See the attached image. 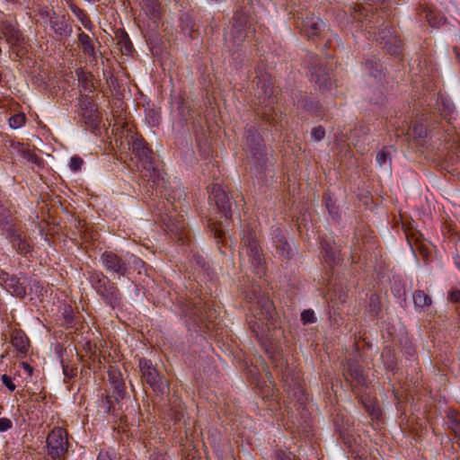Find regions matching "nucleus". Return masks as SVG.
Instances as JSON below:
<instances>
[{"instance_id": "obj_35", "label": "nucleus", "mask_w": 460, "mask_h": 460, "mask_svg": "<svg viewBox=\"0 0 460 460\" xmlns=\"http://www.w3.org/2000/svg\"><path fill=\"white\" fill-rule=\"evenodd\" d=\"M413 303L415 306L423 308L425 306H429L432 303V300L431 297L423 290H416L413 293Z\"/></svg>"}, {"instance_id": "obj_42", "label": "nucleus", "mask_w": 460, "mask_h": 460, "mask_svg": "<svg viewBox=\"0 0 460 460\" xmlns=\"http://www.w3.org/2000/svg\"><path fill=\"white\" fill-rule=\"evenodd\" d=\"M119 44L120 45L121 52L124 55H128L131 53L133 45H132L128 34L125 33L124 35H122V37L119 40Z\"/></svg>"}, {"instance_id": "obj_37", "label": "nucleus", "mask_w": 460, "mask_h": 460, "mask_svg": "<svg viewBox=\"0 0 460 460\" xmlns=\"http://www.w3.org/2000/svg\"><path fill=\"white\" fill-rule=\"evenodd\" d=\"M366 68L374 78H381L383 70L379 60H367L366 62Z\"/></svg>"}, {"instance_id": "obj_9", "label": "nucleus", "mask_w": 460, "mask_h": 460, "mask_svg": "<svg viewBox=\"0 0 460 460\" xmlns=\"http://www.w3.org/2000/svg\"><path fill=\"white\" fill-rule=\"evenodd\" d=\"M138 367L141 373L142 382L147 384L154 392L164 394L166 385L163 376L152 361L146 358H141L138 359Z\"/></svg>"}, {"instance_id": "obj_2", "label": "nucleus", "mask_w": 460, "mask_h": 460, "mask_svg": "<svg viewBox=\"0 0 460 460\" xmlns=\"http://www.w3.org/2000/svg\"><path fill=\"white\" fill-rule=\"evenodd\" d=\"M254 31V22L251 13L243 9L235 11L230 31L225 35V46L228 52L232 56L237 53L245 39Z\"/></svg>"}, {"instance_id": "obj_59", "label": "nucleus", "mask_w": 460, "mask_h": 460, "mask_svg": "<svg viewBox=\"0 0 460 460\" xmlns=\"http://www.w3.org/2000/svg\"><path fill=\"white\" fill-rule=\"evenodd\" d=\"M224 233L222 231H218L217 230L216 233H215V237L219 239L223 236Z\"/></svg>"}, {"instance_id": "obj_58", "label": "nucleus", "mask_w": 460, "mask_h": 460, "mask_svg": "<svg viewBox=\"0 0 460 460\" xmlns=\"http://www.w3.org/2000/svg\"><path fill=\"white\" fill-rule=\"evenodd\" d=\"M151 460H164V458L161 455H153L151 456Z\"/></svg>"}, {"instance_id": "obj_23", "label": "nucleus", "mask_w": 460, "mask_h": 460, "mask_svg": "<svg viewBox=\"0 0 460 460\" xmlns=\"http://www.w3.org/2000/svg\"><path fill=\"white\" fill-rule=\"evenodd\" d=\"M1 279L4 282L5 289L10 294L19 298L25 297L27 294L26 288L23 285V283L20 281V279L17 278L15 275L3 273L1 275Z\"/></svg>"}, {"instance_id": "obj_43", "label": "nucleus", "mask_w": 460, "mask_h": 460, "mask_svg": "<svg viewBox=\"0 0 460 460\" xmlns=\"http://www.w3.org/2000/svg\"><path fill=\"white\" fill-rule=\"evenodd\" d=\"M25 115L23 113H18L9 119V125L12 128H19L25 123Z\"/></svg>"}, {"instance_id": "obj_26", "label": "nucleus", "mask_w": 460, "mask_h": 460, "mask_svg": "<svg viewBox=\"0 0 460 460\" xmlns=\"http://www.w3.org/2000/svg\"><path fill=\"white\" fill-rule=\"evenodd\" d=\"M10 147L17 152L19 155H21L24 159H26L28 162H31V164L41 166L43 164V160L37 155L34 150L30 149L26 145L15 142L13 140H10Z\"/></svg>"}, {"instance_id": "obj_61", "label": "nucleus", "mask_w": 460, "mask_h": 460, "mask_svg": "<svg viewBox=\"0 0 460 460\" xmlns=\"http://www.w3.org/2000/svg\"><path fill=\"white\" fill-rule=\"evenodd\" d=\"M458 267L460 268V261L457 263Z\"/></svg>"}, {"instance_id": "obj_60", "label": "nucleus", "mask_w": 460, "mask_h": 460, "mask_svg": "<svg viewBox=\"0 0 460 460\" xmlns=\"http://www.w3.org/2000/svg\"><path fill=\"white\" fill-rule=\"evenodd\" d=\"M368 3L370 4H377L379 3L381 0H367Z\"/></svg>"}, {"instance_id": "obj_20", "label": "nucleus", "mask_w": 460, "mask_h": 460, "mask_svg": "<svg viewBox=\"0 0 460 460\" xmlns=\"http://www.w3.org/2000/svg\"><path fill=\"white\" fill-rule=\"evenodd\" d=\"M78 105L79 115L84 122L92 128L97 127L99 121L97 105L92 98L87 95H80Z\"/></svg>"}, {"instance_id": "obj_8", "label": "nucleus", "mask_w": 460, "mask_h": 460, "mask_svg": "<svg viewBox=\"0 0 460 460\" xmlns=\"http://www.w3.org/2000/svg\"><path fill=\"white\" fill-rule=\"evenodd\" d=\"M385 11L381 10H367L364 5L358 4L352 7L353 18L361 22L363 28L369 36L373 31L385 24L386 17L384 15Z\"/></svg>"}, {"instance_id": "obj_14", "label": "nucleus", "mask_w": 460, "mask_h": 460, "mask_svg": "<svg viewBox=\"0 0 460 460\" xmlns=\"http://www.w3.org/2000/svg\"><path fill=\"white\" fill-rule=\"evenodd\" d=\"M40 15L44 22H48L50 29L58 38H67L72 33V26L64 15L59 16L54 11H40Z\"/></svg>"}, {"instance_id": "obj_31", "label": "nucleus", "mask_w": 460, "mask_h": 460, "mask_svg": "<svg viewBox=\"0 0 460 460\" xmlns=\"http://www.w3.org/2000/svg\"><path fill=\"white\" fill-rule=\"evenodd\" d=\"M75 75L78 78L79 85L83 90L89 93H92L94 90L92 73L86 72L83 68H77L75 70Z\"/></svg>"}, {"instance_id": "obj_10", "label": "nucleus", "mask_w": 460, "mask_h": 460, "mask_svg": "<svg viewBox=\"0 0 460 460\" xmlns=\"http://www.w3.org/2000/svg\"><path fill=\"white\" fill-rule=\"evenodd\" d=\"M341 373L344 380L355 390L367 385V377L364 370L355 358H348L341 365Z\"/></svg>"}, {"instance_id": "obj_39", "label": "nucleus", "mask_w": 460, "mask_h": 460, "mask_svg": "<svg viewBox=\"0 0 460 460\" xmlns=\"http://www.w3.org/2000/svg\"><path fill=\"white\" fill-rule=\"evenodd\" d=\"M391 153L389 147H383L376 155V163L380 165H385L387 163L391 164Z\"/></svg>"}, {"instance_id": "obj_6", "label": "nucleus", "mask_w": 460, "mask_h": 460, "mask_svg": "<svg viewBox=\"0 0 460 460\" xmlns=\"http://www.w3.org/2000/svg\"><path fill=\"white\" fill-rule=\"evenodd\" d=\"M259 236L260 233L256 226L246 225L242 232L241 243L250 258L254 273L261 278L266 273V265Z\"/></svg>"}, {"instance_id": "obj_51", "label": "nucleus", "mask_w": 460, "mask_h": 460, "mask_svg": "<svg viewBox=\"0 0 460 460\" xmlns=\"http://www.w3.org/2000/svg\"><path fill=\"white\" fill-rule=\"evenodd\" d=\"M323 199L325 200L326 208L329 210V213L334 217L337 214L335 211L336 208L333 203H332V199L330 196H323Z\"/></svg>"}, {"instance_id": "obj_16", "label": "nucleus", "mask_w": 460, "mask_h": 460, "mask_svg": "<svg viewBox=\"0 0 460 460\" xmlns=\"http://www.w3.org/2000/svg\"><path fill=\"white\" fill-rule=\"evenodd\" d=\"M0 34L11 48L21 47L25 42V37L19 29L18 22L13 20H4L0 22Z\"/></svg>"}, {"instance_id": "obj_28", "label": "nucleus", "mask_w": 460, "mask_h": 460, "mask_svg": "<svg viewBox=\"0 0 460 460\" xmlns=\"http://www.w3.org/2000/svg\"><path fill=\"white\" fill-rule=\"evenodd\" d=\"M276 103V98L267 100L262 103H256L259 107L257 109L258 115L270 124L277 122V112L273 107Z\"/></svg>"}, {"instance_id": "obj_52", "label": "nucleus", "mask_w": 460, "mask_h": 460, "mask_svg": "<svg viewBox=\"0 0 460 460\" xmlns=\"http://www.w3.org/2000/svg\"><path fill=\"white\" fill-rule=\"evenodd\" d=\"M272 460H292L290 457V454H287L286 452L279 449L275 451L274 457Z\"/></svg>"}, {"instance_id": "obj_41", "label": "nucleus", "mask_w": 460, "mask_h": 460, "mask_svg": "<svg viewBox=\"0 0 460 460\" xmlns=\"http://www.w3.org/2000/svg\"><path fill=\"white\" fill-rule=\"evenodd\" d=\"M146 13L151 16V19L156 20L160 16V7L159 4L152 0L150 3L146 4Z\"/></svg>"}, {"instance_id": "obj_17", "label": "nucleus", "mask_w": 460, "mask_h": 460, "mask_svg": "<svg viewBox=\"0 0 460 460\" xmlns=\"http://www.w3.org/2000/svg\"><path fill=\"white\" fill-rule=\"evenodd\" d=\"M7 237L13 248L19 253L26 255L32 250L30 238L21 228L16 226H10L7 229Z\"/></svg>"}, {"instance_id": "obj_3", "label": "nucleus", "mask_w": 460, "mask_h": 460, "mask_svg": "<svg viewBox=\"0 0 460 460\" xmlns=\"http://www.w3.org/2000/svg\"><path fill=\"white\" fill-rule=\"evenodd\" d=\"M185 197L186 194L182 190H174L169 195L167 198L168 205H165L169 215L164 219L168 230L182 243H184V238L187 236L186 222L181 214L185 212V208H187Z\"/></svg>"}, {"instance_id": "obj_36", "label": "nucleus", "mask_w": 460, "mask_h": 460, "mask_svg": "<svg viewBox=\"0 0 460 460\" xmlns=\"http://www.w3.org/2000/svg\"><path fill=\"white\" fill-rule=\"evenodd\" d=\"M13 219L11 209L5 207L0 200V225L8 228L10 226H13Z\"/></svg>"}, {"instance_id": "obj_48", "label": "nucleus", "mask_w": 460, "mask_h": 460, "mask_svg": "<svg viewBox=\"0 0 460 460\" xmlns=\"http://www.w3.org/2000/svg\"><path fill=\"white\" fill-rule=\"evenodd\" d=\"M425 19L427 20L429 24L432 27H435L439 23V22L438 21V19L436 17V13L429 10L425 11Z\"/></svg>"}, {"instance_id": "obj_5", "label": "nucleus", "mask_w": 460, "mask_h": 460, "mask_svg": "<svg viewBox=\"0 0 460 460\" xmlns=\"http://www.w3.org/2000/svg\"><path fill=\"white\" fill-rule=\"evenodd\" d=\"M87 274L90 285L106 305L112 310L122 306L123 296L115 282L101 270H89Z\"/></svg>"}, {"instance_id": "obj_57", "label": "nucleus", "mask_w": 460, "mask_h": 460, "mask_svg": "<svg viewBox=\"0 0 460 460\" xmlns=\"http://www.w3.org/2000/svg\"><path fill=\"white\" fill-rule=\"evenodd\" d=\"M23 368L30 374L31 375L32 374V367L26 362H22V363Z\"/></svg>"}, {"instance_id": "obj_13", "label": "nucleus", "mask_w": 460, "mask_h": 460, "mask_svg": "<svg viewBox=\"0 0 460 460\" xmlns=\"http://www.w3.org/2000/svg\"><path fill=\"white\" fill-rule=\"evenodd\" d=\"M246 146L257 165L262 166L266 164L263 139L255 128H250L246 131Z\"/></svg>"}, {"instance_id": "obj_33", "label": "nucleus", "mask_w": 460, "mask_h": 460, "mask_svg": "<svg viewBox=\"0 0 460 460\" xmlns=\"http://www.w3.org/2000/svg\"><path fill=\"white\" fill-rule=\"evenodd\" d=\"M67 5L71 12L77 17L80 22L84 25V28L90 29L92 26V22L88 17L87 13L78 7L73 1H68Z\"/></svg>"}, {"instance_id": "obj_25", "label": "nucleus", "mask_w": 460, "mask_h": 460, "mask_svg": "<svg viewBox=\"0 0 460 460\" xmlns=\"http://www.w3.org/2000/svg\"><path fill=\"white\" fill-rule=\"evenodd\" d=\"M272 242L276 247L278 254L284 259H290L292 256V249L287 241L283 231L276 228L272 233Z\"/></svg>"}, {"instance_id": "obj_47", "label": "nucleus", "mask_w": 460, "mask_h": 460, "mask_svg": "<svg viewBox=\"0 0 460 460\" xmlns=\"http://www.w3.org/2000/svg\"><path fill=\"white\" fill-rule=\"evenodd\" d=\"M84 160L79 156H73L70 159L69 166L72 171L78 172L81 170Z\"/></svg>"}, {"instance_id": "obj_53", "label": "nucleus", "mask_w": 460, "mask_h": 460, "mask_svg": "<svg viewBox=\"0 0 460 460\" xmlns=\"http://www.w3.org/2000/svg\"><path fill=\"white\" fill-rule=\"evenodd\" d=\"M448 299L453 303H460V290L453 289L448 293Z\"/></svg>"}, {"instance_id": "obj_32", "label": "nucleus", "mask_w": 460, "mask_h": 460, "mask_svg": "<svg viewBox=\"0 0 460 460\" xmlns=\"http://www.w3.org/2000/svg\"><path fill=\"white\" fill-rule=\"evenodd\" d=\"M115 403L118 402L115 401L114 394L112 395L105 394L102 395L99 405L107 414L117 416L118 412L115 408Z\"/></svg>"}, {"instance_id": "obj_45", "label": "nucleus", "mask_w": 460, "mask_h": 460, "mask_svg": "<svg viewBox=\"0 0 460 460\" xmlns=\"http://www.w3.org/2000/svg\"><path fill=\"white\" fill-rule=\"evenodd\" d=\"M311 137L317 142L322 141L325 137L324 128L323 126L313 128L311 131Z\"/></svg>"}, {"instance_id": "obj_46", "label": "nucleus", "mask_w": 460, "mask_h": 460, "mask_svg": "<svg viewBox=\"0 0 460 460\" xmlns=\"http://www.w3.org/2000/svg\"><path fill=\"white\" fill-rule=\"evenodd\" d=\"M411 130L415 137L424 138L427 136V129L422 124H414Z\"/></svg>"}, {"instance_id": "obj_27", "label": "nucleus", "mask_w": 460, "mask_h": 460, "mask_svg": "<svg viewBox=\"0 0 460 460\" xmlns=\"http://www.w3.org/2000/svg\"><path fill=\"white\" fill-rule=\"evenodd\" d=\"M11 343L19 354L26 356L29 350L30 341L21 329H14L11 332Z\"/></svg>"}, {"instance_id": "obj_56", "label": "nucleus", "mask_w": 460, "mask_h": 460, "mask_svg": "<svg viewBox=\"0 0 460 460\" xmlns=\"http://www.w3.org/2000/svg\"><path fill=\"white\" fill-rule=\"evenodd\" d=\"M385 364L386 367L391 371H394L396 367V362L394 359H391L389 362H385Z\"/></svg>"}, {"instance_id": "obj_30", "label": "nucleus", "mask_w": 460, "mask_h": 460, "mask_svg": "<svg viewBox=\"0 0 460 460\" xmlns=\"http://www.w3.org/2000/svg\"><path fill=\"white\" fill-rule=\"evenodd\" d=\"M78 42L84 55L89 56L92 58V62H96V52L93 43V40L90 36L83 31L78 34Z\"/></svg>"}, {"instance_id": "obj_18", "label": "nucleus", "mask_w": 460, "mask_h": 460, "mask_svg": "<svg viewBox=\"0 0 460 460\" xmlns=\"http://www.w3.org/2000/svg\"><path fill=\"white\" fill-rule=\"evenodd\" d=\"M208 190L210 192L209 199L215 202L217 208L226 218H231L232 203L226 190L218 183H213L208 186Z\"/></svg>"}, {"instance_id": "obj_50", "label": "nucleus", "mask_w": 460, "mask_h": 460, "mask_svg": "<svg viewBox=\"0 0 460 460\" xmlns=\"http://www.w3.org/2000/svg\"><path fill=\"white\" fill-rule=\"evenodd\" d=\"M13 427V422L8 418H0V432H4Z\"/></svg>"}, {"instance_id": "obj_4", "label": "nucleus", "mask_w": 460, "mask_h": 460, "mask_svg": "<svg viewBox=\"0 0 460 460\" xmlns=\"http://www.w3.org/2000/svg\"><path fill=\"white\" fill-rule=\"evenodd\" d=\"M103 269L110 274L119 278H129L133 271L138 273L144 268L145 262L134 254L119 255L114 251H105L100 256Z\"/></svg>"}, {"instance_id": "obj_49", "label": "nucleus", "mask_w": 460, "mask_h": 460, "mask_svg": "<svg viewBox=\"0 0 460 460\" xmlns=\"http://www.w3.org/2000/svg\"><path fill=\"white\" fill-rule=\"evenodd\" d=\"M2 383L11 391H14L16 388V385L13 384V379L11 376L7 375H3L1 377Z\"/></svg>"}, {"instance_id": "obj_44", "label": "nucleus", "mask_w": 460, "mask_h": 460, "mask_svg": "<svg viewBox=\"0 0 460 460\" xmlns=\"http://www.w3.org/2000/svg\"><path fill=\"white\" fill-rule=\"evenodd\" d=\"M301 321L304 324L313 323L316 321L314 312L312 309H307L302 312Z\"/></svg>"}, {"instance_id": "obj_29", "label": "nucleus", "mask_w": 460, "mask_h": 460, "mask_svg": "<svg viewBox=\"0 0 460 460\" xmlns=\"http://www.w3.org/2000/svg\"><path fill=\"white\" fill-rule=\"evenodd\" d=\"M297 105L314 117L323 118L324 116L323 105L313 98L307 96L302 97L297 101Z\"/></svg>"}, {"instance_id": "obj_15", "label": "nucleus", "mask_w": 460, "mask_h": 460, "mask_svg": "<svg viewBox=\"0 0 460 460\" xmlns=\"http://www.w3.org/2000/svg\"><path fill=\"white\" fill-rule=\"evenodd\" d=\"M376 41H377L392 55L398 54L401 49V40L397 35L394 34L393 26H385V28L378 29L373 31L370 35Z\"/></svg>"}, {"instance_id": "obj_7", "label": "nucleus", "mask_w": 460, "mask_h": 460, "mask_svg": "<svg viewBox=\"0 0 460 460\" xmlns=\"http://www.w3.org/2000/svg\"><path fill=\"white\" fill-rule=\"evenodd\" d=\"M307 75L311 83L314 84L322 92L330 91L332 80L328 68L322 58L316 55L307 56Z\"/></svg>"}, {"instance_id": "obj_24", "label": "nucleus", "mask_w": 460, "mask_h": 460, "mask_svg": "<svg viewBox=\"0 0 460 460\" xmlns=\"http://www.w3.org/2000/svg\"><path fill=\"white\" fill-rule=\"evenodd\" d=\"M323 249V258L330 267L337 265L342 261L341 253V245H337L334 242L323 241L321 243Z\"/></svg>"}, {"instance_id": "obj_38", "label": "nucleus", "mask_w": 460, "mask_h": 460, "mask_svg": "<svg viewBox=\"0 0 460 460\" xmlns=\"http://www.w3.org/2000/svg\"><path fill=\"white\" fill-rule=\"evenodd\" d=\"M448 427L455 436L460 438V419L456 413L451 412L448 414Z\"/></svg>"}, {"instance_id": "obj_55", "label": "nucleus", "mask_w": 460, "mask_h": 460, "mask_svg": "<svg viewBox=\"0 0 460 460\" xmlns=\"http://www.w3.org/2000/svg\"><path fill=\"white\" fill-rule=\"evenodd\" d=\"M97 460H114V458L109 452L101 451L98 455Z\"/></svg>"}, {"instance_id": "obj_34", "label": "nucleus", "mask_w": 460, "mask_h": 460, "mask_svg": "<svg viewBox=\"0 0 460 460\" xmlns=\"http://www.w3.org/2000/svg\"><path fill=\"white\" fill-rule=\"evenodd\" d=\"M437 105L440 114L444 118L451 116V114L455 111V106L453 102L450 100H447L442 96L438 99Z\"/></svg>"}, {"instance_id": "obj_40", "label": "nucleus", "mask_w": 460, "mask_h": 460, "mask_svg": "<svg viewBox=\"0 0 460 460\" xmlns=\"http://www.w3.org/2000/svg\"><path fill=\"white\" fill-rule=\"evenodd\" d=\"M363 404H364L365 409L367 410V411L369 413V415L371 416V418L373 420L378 419L381 416L382 411H381L380 408L374 402H372V401L363 402Z\"/></svg>"}, {"instance_id": "obj_22", "label": "nucleus", "mask_w": 460, "mask_h": 460, "mask_svg": "<svg viewBox=\"0 0 460 460\" xmlns=\"http://www.w3.org/2000/svg\"><path fill=\"white\" fill-rule=\"evenodd\" d=\"M108 380L113 389L115 401L119 403L126 396V385L122 378L120 371L117 368L111 367L108 371Z\"/></svg>"}, {"instance_id": "obj_12", "label": "nucleus", "mask_w": 460, "mask_h": 460, "mask_svg": "<svg viewBox=\"0 0 460 460\" xmlns=\"http://www.w3.org/2000/svg\"><path fill=\"white\" fill-rule=\"evenodd\" d=\"M48 454L51 458H59L68 448L67 433L62 428H55L47 438Z\"/></svg>"}, {"instance_id": "obj_1", "label": "nucleus", "mask_w": 460, "mask_h": 460, "mask_svg": "<svg viewBox=\"0 0 460 460\" xmlns=\"http://www.w3.org/2000/svg\"><path fill=\"white\" fill-rule=\"evenodd\" d=\"M247 298L251 303L250 314L247 315L249 329L259 341H262L267 337L275 314L274 305L259 287H253L247 294Z\"/></svg>"}, {"instance_id": "obj_19", "label": "nucleus", "mask_w": 460, "mask_h": 460, "mask_svg": "<svg viewBox=\"0 0 460 460\" xmlns=\"http://www.w3.org/2000/svg\"><path fill=\"white\" fill-rule=\"evenodd\" d=\"M252 84L254 97L258 100L257 103H262L267 100L275 98L273 96V84L269 74L265 73L256 76Z\"/></svg>"}, {"instance_id": "obj_21", "label": "nucleus", "mask_w": 460, "mask_h": 460, "mask_svg": "<svg viewBox=\"0 0 460 460\" xmlns=\"http://www.w3.org/2000/svg\"><path fill=\"white\" fill-rule=\"evenodd\" d=\"M323 26V22L314 14H306L305 17H302L301 22L297 23L301 32L309 39L318 37Z\"/></svg>"}, {"instance_id": "obj_54", "label": "nucleus", "mask_w": 460, "mask_h": 460, "mask_svg": "<svg viewBox=\"0 0 460 460\" xmlns=\"http://www.w3.org/2000/svg\"><path fill=\"white\" fill-rule=\"evenodd\" d=\"M63 373L66 377L73 378L76 375V368L63 365Z\"/></svg>"}, {"instance_id": "obj_11", "label": "nucleus", "mask_w": 460, "mask_h": 460, "mask_svg": "<svg viewBox=\"0 0 460 460\" xmlns=\"http://www.w3.org/2000/svg\"><path fill=\"white\" fill-rule=\"evenodd\" d=\"M128 144L129 146V149L137 160L142 163L145 169H154L152 151L147 147L146 142L141 136L130 133Z\"/></svg>"}]
</instances>
